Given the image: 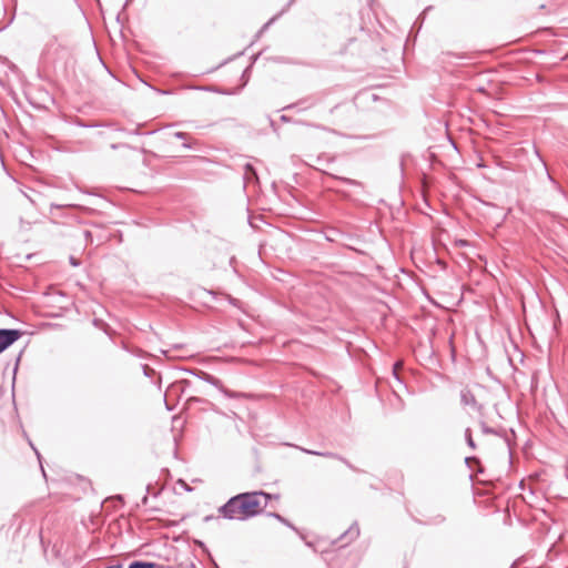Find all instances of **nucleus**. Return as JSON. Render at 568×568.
I'll return each instance as SVG.
<instances>
[{
    "instance_id": "nucleus-10",
    "label": "nucleus",
    "mask_w": 568,
    "mask_h": 568,
    "mask_svg": "<svg viewBox=\"0 0 568 568\" xmlns=\"http://www.w3.org/2000/svg\"><path fill=\"white\" fill-rule=\"evenodd\" d=\"M480 429H481L483 434H486V435H489V434L498 435L497 430L489 427L485 422H480Z\"/></svg>"
},
{
    "instance_id": "nucleus-21",
    "label": "nucleus",
    "mask_w": 568,
    "mask_h": 568,
    "mask_svg": "<svg viewBox=\"0 0 568 568\" xmlns=\"http://www.w3.org/2000/svg\"><path fill=\"white\" fill-rule=\"evenodd\" d=\"M192 146H193V144H191V143H186V142L183 143V148H185V149H191Z\"/></svg>"
},
{
    "instance_id": "nucleus-11",
    "label": "nucleus",
    "mask_w": 568,
    "mask_h": 568,
    "mask_svg": "<svg viewBox=\"0 0 568 568\" xmlns=\"http://www.w3.org/2000/svg\"><path fill=\"white\" fill-rule=\"evenodd\" d=\"M272 517L276 518L278 521H281L282 524L286 525L287 527H291L294 529L293 525L286 519L284 518L283 516H281L280 514H276V513H272L270 514Z\"/></svg>"
},
{
    "instance_id": "nucleus-12",
    "label": "nucleus",
    "mask_w": 568,
    "mask_h": 568,
    "mask_svg": "<svg viewBox=\"0 0 568 568\" xmlns=\"http://www.w3.org/2000/svg\"><path fill=\"white\" fill-rule=\"evenodd\" d=\"M444 521H445V517H444V516H442V515H437V516H435L434 518H432V519L428 521V524L439 525V524H442V523H444Z\"/></svg>"
},
{
    "instance_id": "nucleus-17",
    "label": "nucleus",
    "mask_w": 568,
    "mask_h": 568,
    "mask_svg": "<svg viewBox=\"0 0 568 568\" xmlns=\"http://www.w3.org/2000/svg\"><path fill=\"white\" fill-rule=\"evenodd\" d=\"M246 174L251 173L252 175H255L254 168L251 164L245 165Z\"/></svg>"
},
{
    "instance_id": "nucleus-7",
    "label": "nucleus",
    "mask_w": 568,
    "mask_h": 568,
    "mask_svg": "<svg viewBox=\"0 0 568 568\" xmlns=\"http://www.w3.org/2000/svg\"><path fill=\"white\" fill-rule=\"evenodd\" d=\"M465 439H466L467 445H468L471 449H476V443H475V440L473 439L470 428H467V429L465 430Z\"/></svg>"
},
{
    "instance_id": "nucleus-5",
    "label": "nucleus",
    "mask_w": 568,
    "mask_h": 568,
    "mask_svg": "<svg viewBox=\"0 0 568 568\" xmlns=\"http://www.w3.org/2000/svg\"><path fill=\"white\" fill-rule=\"evenodd\" d=\"M359 536V528L357 524H353L348 530L341 536V539L345 540V544L356 539Z\"/></svg>"
},
{
    "instance_id": "nucleus-14",
    "label": "nucleus",
    "mask_w": 568,
    "mask_h": 568,
    "mask_svg": "<svg viewBox=\"0 0 568 568\" xmlns=\"http://www.w3.org/2000/svg\"><path fill=\"white\" fill-rule=\"evenodd\" d=\"M187 403H189V405H191L193 403H206V400L203 398H200V397H190L187 399Z\"/></svg>"
},
{
    "instance_id": "nucleus-16",
    "label": "nucleus",
    "mask_w": 568,
    "mask_h": 568,
    "mask_svg": "<svg viewBox=\"0 0 568 568\" xmlns=\"http://www.w3.org/2000/svg\"><path fill=\"white\" fill-rule=\"evenodd\" d=\"M149 493H150V485L146 487V494H149ZM148 500H149L148 495H144L142 500H141L142 505L145 506L148 504Z\"/></svg>"
},
{
    "instance_id": "nucleus-13",
    "label": "nucleus",
    "mask_w": 568,
    "mask_h": 568,
    "mask_svg": "<svg viewBox=\"0 0 568 568\" xmlns=\"http://www.w3.org/2000/svg\"><path fill=\"white\" fill-rule=\"evenodd\" d=\"M173 135H174V138H176L179 140H184L185 141V140L189 139V134L185 133V132H181V131L175 132Z\"/></svg>"
},
{
    "instance_id": "nucleus-2",
    "label": "nucleus",
    "mask_w": 568,
    "mask_h": 568,
    "mask_svg": "<svg viewBox=\"0 0 568 568\" xmlns=\"http://www.w3.org/2000/svg\"><path fill=\"white\" fill-rule=\"evenodd\" d=\"M21 336L19 329L1 328L0 329V353L11 346Z\"/></svg>"
},
{
    "instance_id": "nucleus-1",
    "label": "nucleus",
    "mask_w": 568,
    "mask_h": 568,
    "mask_svg": "<svg viewBox=\"0 0 568 568\" xmlns=\"http://www.w3.org/2000/svg\"><path fill=\"white\" fill-rule=\"evenodd\" d=\"M272 495L265 491L242 493L231 497L219 508V514L230 520H246L266 508Z\"/></svg>"
},
{
    "instance_id": "nucleus-19",
    "label": "nucleus",
    "mask_w": 568,
    "mask_h": 568,
    "mask_svg": "<svg viewBox=\"0 0 568 568\" xmlns=\"http://www.w3.org/2000/svg\"><path fill=\"white\" fill-rule=\"evenodd\" d=\"M150 372H153V371H152L149 366H146V365H145V366H144V374H145L146 376H149V373H150Z\"/></svg>"
},
{
    "instance_id": "nucleus-8",
    "label": "nucleus",
    "mask_w": 568,
    "mask_h": 568,
    "mask_svg": "<svg viewBox=\"0 0 568 568\" xmlns=\"http://www.w3.org/2000/svg\"><path fill=\"white\" fill-rule=\"evenodd\" d=\"M149 561H133L129 565L128 568H153Z\"/></svg>"
},
{
    "instance_id": "nucleus-24",
    "label": "nucleus",
    "mask_w": 568,
    "mask_h": 568,
    "mask_svg": "<svg viewBox=\"0 0 568 568\" xmlns=\"http://www.w3.org/2000/svg\"><path fill=\"white\" fill-rule=\"evenodd\" d=\"M281 120H282V121H287V118H286L285 115H282V116H281Z\"/></svg>"
},
{
    "instance_id": "nucleus-22",
    "label": "nucleus",
    "mask_w": 568,
    "mask_h": 568,
    "mask_svg": "<svg viewBox=\"0 0 568 568\" xmlns=\"http://www.w3.org/2000/svg\"><path fill=\"white\" fill-rule=\"evenodd\" d=\"M152 566H154L153 568H165L164 566H161L159 564H155V562H151Z\"/></svg>"
},
{
    "instance_id": "nucleus-18",
    "label": "nucleus",
    "mask_w": 568,
    "mask_h": 568,
    "mask_svg": "<svg viewBox=\"0 0 568 568\" xmlns=\"http://www.w3.org/2000/svg\"><path fill=\"white\" fill-rule=\"evenodd\" d=\"M398 367H400V364H399V363H396V364L394 365V371H393V373H394V375H395L396 377H397V368H398Z\"/></svg>"
},
{
    "instance_id": "nucleus-15",
    "label": "nucleus",
    "mask_w": 568,
    "mask_h": 568,
    "mask_svg": "<svg viewBox=\"0 0 568 568\" xmlns=\"http://www.w3.org/2000/svg\"><path fill=\"white\" fill-rule=\"evenodd\" d=\"M69 261H70V264H71L72 266H79V265H80L79 260H78V258H75L74 256H70Z\"/></svg>"
},
{
    "instance_id": "nucleus-6",
    "label": "nucleus",
    "mask_w": 568,
    "mask_h": 568,
    "mask_svg": "<svg viewBox=\"0 0 568 568\" xmlns=\"http://www.w3.org/2000/svg\"><path fill=\"white\" fill-rule=\"evenodd\" d=\"M460 400H462V404L465 405V406H469V405H475L476 404L475 396L471 394L470 390H467V389L462 390Z\"/></svg>"
},
{
    "instance_id": "nucleus-4",
    "label": "nucleus",
    "mask_w": 568,
    "mask_h": 568,
    "mask_svg": "<svg viewBox=\"0 0 568 568\" xmlns=\"http://www.w3.org/2000/svg\"><path fill=\"white\" fill-rule=\"evenodd\" d=\"M295 447L298 448L300 450H302L303 453L308 454V455H315V456H322V457H326V458L338 459V460L343 462L351 469H355L353 467V465L348 460H346L344 457H342L341 455H338L336 453H333V452H317V450L306 449V448L298 447V446H295Z\"/></svg>"
},
{
    "instance_id": "nucleus-9",
    "label": "nucleus",
    "mask_w": 568,
    "mask_h": 568,
    "mask_svg": "<svg viewBox=\"0 0 568 568\" xmlns=\"http://www.w3.org/2000/svg\"><path fill=\"white\" fill-rule=\"evenodd\" d=\"M334 179L339 180L341 182H343V183H345L347 185H353V186H359L361 185V182H358L356 180H353V179L342 178V176H334Z\"/></svg>"
},
{
    "instance_id": "nucleus-20",
    "label": "nucleus",
    "mask_w": 568,
    "mask_h": 568,
    "mask_svg": "<svg viewBox=\"0 0 568 568\" xmlns=\"http://www.w3.org/2000/svg\"><path fill=\"white\" fill-rule=\"evenodd\" d=\"M466 463L469 464L470 462H477V458L475 457H466Z\"/></svg>"
},
{
    "instance_id": "nucleus-3",
    "label": "nucleus",
    "mask_w": 568,
    "mask_h": 568,
    "mask_svg": "<svg viewBox=\"0 0 568 568\" xmlns=\"http://www.w3.org/2000/svg\"><path fill=\"white\" fill-rule=\"evenodd\" d=\"M201 378L203 381H205L206 383L217 387L225 396L230 397V398H237L241 396V394L239 393H235V392H232L230 389H226L222 386L221 384V381L217 379L216 377H214L213 375L211 374H207V373H204V372H201Z\"/></svg>"
},
{
    "instance_id": "nucleus-23",
    "label": "nucleus",
    "mask_w": 568,
    "mask_h": 568,
    "mask_svg": "<svg viewBox=\"0 0 568 568\" xmlns=\"http://www.w3.org/2000/svg\"><path fill=\"white\" fill-rule=\"evenodd\" d=\"M274 19H275V18H273V19H271L268 22H266V24L264 26V28H266L267 26H270V23H271L272 21H274Z\"/></svg>"
}]
</instances>
